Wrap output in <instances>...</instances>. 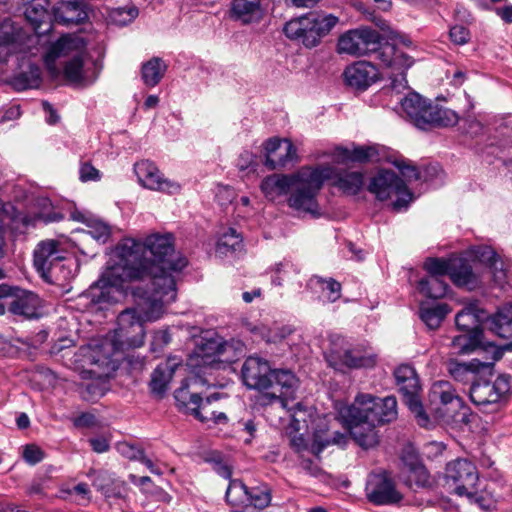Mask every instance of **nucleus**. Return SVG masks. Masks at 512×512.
Here are the masks:
<instances>
[{
  "label": "nucleus",
  "instance_id": "72a5a7b5",
  "mask_svg": "<svg viewBox=\"0 0 512 512\" xmlns=\"http://www.w3.org/2000/svg\"><path fill=\"white\" fill-rule=\"evenodd\" d=\"M375 155L376 150L371 146L355 147L353 150L336 147L330 154L333 162L337 164H344L347 162H366L373 160Z\"/></svg>",
  "mask_w": 512,
  "mask_h": 512
},
{
  "label": "nucleus",
  "instance_id": "f03ea898",
  "mask_svg": "<svg viewBox=\"0 0 512 512\" xmlns=\"http://www.w3.org/2000/svg\"><path fill=\"white\" fill-rule=\"evenodd\" d=\"M148 279L152 284L151 294L137 303L136 307L128 308L119 314L118 328L101 345L105 356L103 359H95V364L109 367L116 352L143 346L144 323L161 318L164 306L176 299V281L173 275L155 274L153 278Z\"/></svg>",
  "mask_w": 512,
  "mask_h": 512
},
{
  "label": "nucleus",
  "instance_id": "cd10ccee",
  "mask_svg": "<svg viewBox=\"0 0 512 512\" xmlns=\"http://www.w3.org/2000/svg\"><path fill=\"white\" fill-rule=\"evenodd\" d=\"M486 312L479 308L476 303H471L459 311L455 317L458 329L465 332L482 331L480 324L486 321Z\"/></svg>",
  "mask_w": 512,
  "mask_h": 512
},
{
  "label": "nucleus",
  "instance_id": "a19ab883",
  "mask_svg": "<svg viewBox=\"0 0 512 512\" xmlns=\"http://www.w3.org/2000/svg\"><path fill=\"white\" fill-rule=\"evenodd\" d=\"M418 290L421 294L429 298L439 299L446 295L448 285L443 278L427 276L419 281Z\"/></svg>",
  "mask_w": 512,
  "mask_h": 512
},
{
  "label": "nucleus",
  "instance_id": "bf43d9fd",
  "mask_svg": "<svg viewBox=\"0 0 512 512\" xmlns=\"http://www.w3.org/2000/svg\"><path fill=\"white\" fill-rule=\"evenodd\" d=\"M79 178L82 182L98 181L101 178V173L91 163L83 162L79 168Z\"/></svg>",
  "mask_w": 512,
  "mask_h": 512
},
{
  "label": "nucleus",
  "instance_id": "49530a36",
  "mask_svg": "<svg viewBox=\"0 0 512 512\" xmlns=\"http://www.w3.org/2000/svg\"><path fill=\"white\" fill-rule=\"evenodd\" d=\"M271 500L272 490L267 484L262 483L260 485L250 487L247 498L249 505L262 510L270 505Z\"/></svg>",
  "mask_w": 512,
  "mask_h": 512
},
{
  "label": "nucleus",
  "instance_id": "864d4df0",
  "mask_svg": "<svg viewBox=\"0 0 512 512\" xmlns=\"http://www.w3.org/2000/svg\"><path fill=\"white\" fill-rule=\"evenodd\" d=\"M389 162H391L400 171L406 181L411 182L420 178V174L416 166L412 165L411 162L405 158L391 157Z\"/></svg>",
  "mask_w": 512,
  "mask_h": 512
},
{
  "label": "nucleus",
  "instance_id": "052dcab7",
  "mask_svg": "<svg viewBox=\"0 0 512 512\" xmlns=\"http://www.w3.org/2000/svg\"><path fill=\"white\" fill-rule=\"evenodd\" d=\"M138 15V10L135 7L119 8L113 14V20L120 24L126 25L135 19Z\"/></svg>",
  "mask_w": 512,
  "mask_h": 512
},
{
  "label": "nucleus",
  "instance_id": "c756f323",
  "mask_svg": "<svg viewBox=\"0 0 512 512\" xmlns=\"http://www.w3.org/2000/svg\"><path fill=\"white\" fill-rule=\"evenodd\" d=\"M375 53H377V58L383 63V65L391 70H407L414 63L412 57L393 45H385L381 48L379 47Z\"/></svg>",
  "mask_w": 512,
  "mask_h": 512
},
{
  "label": "nucleus",
  "instance_id": "79ce46f5",
  "mask_svg": "<svg viewBox=\"0 0 512 512\" xmlns=\"http://www.w3.org/2000/svg\"><path fill=\"white\" fill-rule=\"evenodd\" d=\"M25 5V16L29 22L37 25L39 28L40 24L49 18L48 14V0H23Z\"/></svg>",
  "mask_w": 512,
  "mask_h": 512
},
{
  "label": "nucleus",
  "instance_id": "39448f33",
  "mask_svg": "<svg viewBox=\"0 0 512 512\" xmlns=\"http://www.w3.org/2000/svg\"><path fill=\"white\" fill-rule=\"evenodd\" d=\"M400 104L406 118L422 130L436 126H453L459 120L457 113L453 110L434 104L416 92H410Z\"/></svg>",
  "mask_w": 512,
  "mask_h": 512
},
{
  "label": "nucleus",
  "instance_id": "a18cd8bd",
  "mask_svg": "<svg viewBox=\"0 0 512 512\" xmlns=\"http://www.w3.org/2000/svg\"><path fill=\"white\" fill-rule=\"evenodd\" d=\"M250 487L245 485L240 479H230L226 489V502L234 507H239L245 503L248 498Z\"/></svg>",
  "mask_w": 512,
  "mask_h": 512
},
{
  "label": "nucleus",
  "instance_id": "7ed1b4c3",
  "mask_svg": "<svg viewBox=\"0 0 512 512\" xmlns=\"http://www.w3.org/2000/svg\"><path fill=\"white\" fill-rule=\"evenodd\" d=\"M241 376L249 389L265 392L262 396L264 404L278 401L283 408L292 411L291 417L295 423H307V410L302 403L288 406V402L295 399L299 387V380L291 370L271 369L267 360L249 356L242 365Z\"/></svg>",
  "mask_w": 512,
  "mask_h": 512
},
{
  "label": "nucleus",
  "instance_id": "09e8293b",
  "mask_svg": "<svg viewBox=\"0 0 512 512\" xmlns=\"http://www.w3.org/2000/svg\"><path fill=\"white\" fill-rule=\"evenodd\" d=\"M88 230L83 232L84 236H90L97 242L106 243L111 236V227L97 219L90 220L87 224Z\"/></svg>",
  "mask_w": 512,
  "mask_h": 512
},
{
  "label": "nucleus",
  "instance_id": "f3484780",
  "mask_svg": "<svg viewBox=\"0 0 512 512\" xmlns=\"http://www.w3.org/2000/svg\"><path fill=\"white\" fill-rule=\"evenodd\" d=\"M510 389V377L500 375L494 382L474 383L470 388V399L477 406L497 403Z\"/></svg>",
  "mask_w": 512,
  "mask_h": 512
},
{
  "label": "nucleus",
  "instance_id": "b1692460",
  "mask_svg": "<svg viewBox=\"0 0 512 512\" xmlns=\"http://www.w3.org/2000/svg\"><path fill=\"white\" fill-rule=\"evenodd\" d=\"M64 255L65 250L59 241H41L34 250V266L39 273L47 271L56 261L64 258Z\"/></svg>",
  "mask_w": 512,
  "mask_h": 512
},
{
  "label": "nucleus",
  "instance_id": "774afa93",
  "mask_svg": "<svg viewBox=\"0 0 512 512\" xmlns=\"http://www.w3.org/2000/svg\"><path fill=\"white\" fill-rule=\"evenodd\" d=\"M89 443L96 453L107 452L110 448L109 440L105 436L90 438Z\"/></svg>",
  "mask_w": 512,
  "mask_h": 512
},
{
  "label": "nucleus",
  "instance_id": "473e14b6",
  "mask_svg": "<svg viewBox=\"0 0 512 512\" xmlns=\"http://www.w3.org/2000/svg\"><path fill=\"white\" fill-rule=\"evenodd\" d=\"M293 180L294 173L269 175L262 180L261 190L267 198L274 200L279 196L289 195Z\"/></svg>",
  "mask_w": 512,
  "mask_h": 512
},
{
  "label": "nucleus",
  "instance_id": "f8f14e48",
  "mask_svg": "<svg viewBox=\"0 0 512 512\" xmlns=\"http://www.w3.org/2000/svg\"><path fill=\"white\" fill-rule=\"evenodd\" d=\"M380 34L371 28L360 27L343 33L337 43V52L361 57L376 52L381 44Z\"/></svg>",
  "mask_w": 512,
  "mask_h": 512
},
{
  "label": "nucleus",
  "instance_id": "338daca9",
  "mask_svg": "<svg viewBox=\"0 0 512 512\" xmlns=\"http://www.w3.org/2000/svg\"><path fill=\"white\" fill-rule=\"evenodd\" d=\"M74 425L81 428H90L97 425V419L92 413H82L74 419Z\"/></svg>",
  "mask_w": 512,
  "mask_h": 512
},
{
  "label": "nucleus",
  "instance_id": "2f4dec72",
  "mask_svg": "<svg viewBox=\"0 0 512 512\" xmlns=\"http://www.w3.org/2000/svg\"><path fill=\"white\" fill-rule=\"evenodd\" d=\"M328 362L335 369H340L341 365L349 368H361L373 366L375 359L372 356L361 355L358 351L345 350L344 352H332L328 357Z\"/></svg>",
  "mask_w": 512,
  "mask_h": 512
},
{
  "label": "nucleus",
  "instance_id": "1a4fd4ad",
  "mask_svg": "<svg viewBox=\"0 0 512 512\" xmlns=\"http://www.w3.org/2000/svg\"><path fill=\"white\" fill-rule=\"evenodd\" d=\"M228 348L227 343L216 334L207 333L200 338L189 359V365L199 370L195 382L199 381L202 384H210L209 380L202 379L199 374L202 369H219L225 362H229L228 358H224Z\"/></svg>",
  "mask_w": 512,
  "mask_h": 512
},
{
  "label": "nucleus",
  "instance_id": "6e6d98bb",
  "mask_svg": "<svg viewBox=\"0 0 512 512\" xmlns=\"http://www.w3.org/2000/svg\"><path fill=\"white\" fill-rule=\"evenodd\" d=\"M317 284L321 286L322 292L325 294L329 302H335L341 296V284L333 278L323 279L315 277Z\"/></svg>",
  "mask_w": 512,
  "mask_h": 512
},
{
  "label": "nucleus",
  "instance_id": "412c9836",
  "mask_svg": "<svg viewBox=\"0 0 512 512\" xmlns=\"http://www.w3.org/2000/svg\"><path fill=\"white\" fill-rule=\"evenodd\" d=\"M473 254L479 262L485 264L492 275L494 283L503 286L507 281L509 264L502 259L491 247L479 246L473 250Z\"/></svg>",
  "mask_w": 512,
  "mask_h": 512
},
{
  "label": "nucleus",
  "instance_id": "680f3d73",
  "mask_svg": "<svg viewBox=\"0 0 512 512\" xmlns=\"http://www.w3.org/2000/svg\"><path fill=\"white\" fill-rule=\"evenodd\" d=\"M22 455L24 460L31 465L39 463L44 458V452L36 445H26Z\"/></svg>",
  "mask_w": 512,
  "mask_h": 512
},
{
  "label": "nucleus",
  "instance_id": "c03bdc74",
  "mask_svg": "<svg viewBox=\"0 0 512 512\" xmlns=\"http://www.w3.org/2000/svg\"><path fill=\"white\" fill-rule=\"evenodd\" d=\"M335 185L344 193L355 195L363 186V174L360 171H349L339 174Z\"/></svg>",
  "mask_w": 512,
  "mask_h": 512
},
{
  "label": "nucleus",
  "instance_id": "37998d69",
  "mask_svg": "<svg viewBox=\"0 0 512 512\" xmlns=\"http://www.w3.org/2000/svg\"><path fill=\"white\" fill-rule=\"evenodd\" d=\"M482 331L467 332L452 340V347L459 354H469L482 346Z\"/></svg>",
  "mask_w": 512,
  "mask_h": 512
},
{
  "label": "nucleus",
  "instance_id": "4d7b16f0",
  "mask_svg": "<svg viewBox=\"0 0 512 512\" xmlns=\"http://www.w3.org/2000/svg\"><path fill=\"white\" fill-rule=\"evenodd\" d=\"M121 450H122V453L126 454L127 457H129L131 459L140 460L142 463H144L146 465V467L152 473L158 474V475L161 474V471L154 465V463L150 459L145 457L142 450L136 449V448L126 445V444L121 446Z\"/></svg>",
  "mask_w": 512,
  "mask_h": 512
},
{
  "label": "nucleus",
  "instance_id": "ddd939ff",
  "mask_svg": "<svg viewBox=\"0 0 512 512\" xmlns=\"http://www.w3.org/2000/svg\"><path fill=\"white\" fill-rule=\"evenodd\" d=\"M394 374L405 404L415 415L417 423L422 427H427L429 419L418 396L420 384L415 370L409 365H401L395 370Z\"/></svg>",
  "mask_w": 512,
  "mask_h": 512
},
{
  "label": "nucleus",
  "instance_id": "7c9ffc66",
  "mask_svg": "<svg viewBox=\"0 0 512 512\" xmlns=\"http://www.w3.org/2000/svg\"><path fill=\"white\" fill-rule=\"evenodd\" d=\"M450 278L455 285L466 287L469 290L477 288L481 283L480 276L464 259L453 260Z\"/></svg>",
  "mask_w": 512,
  "mask_h": 512
},
{
  "label": "nucleus",
  "instance_id": "393cba45",
  "mask_svg": "<svg viewBox=\"0 0 512 512\" xmlns=\"http://www.w3.org/2000/svg\"><path fill=\"white\" fill-rule=\"evenodd\" d=\"M230 13L242 24L258 22L264 14L263 0H232Z\"/></svg>",
  "mask_w": 512,
  "mask_h": 512
},
{
  "label": "nucleus",
  "instance_id": "6e6552de",
  "mask_svg": "<svg viewBox=\"0 0 512 512\" xmlns=\"http://www.w3.org/2000/svg\"><path fill=\"white\" fill-rule=\"evenodd\" d=\"M340 415H350L354 421H368L372 425L389 423L397 417V401L393 396L374 397L360 393L354 402L339 411Z\"/></svg>",
  "mask_w": 512,
  "mask_h": 512
},
{
  "label": "nucleus",
  "instance_id": "c85d7f7f",
  "mask_svg": "<svg viewBox=\"0 0 512 512\" xmlns=\"http://www.w3.org/2000/svg\"><path fill=\"white\" fill-rule=\"evenodd\" d=\"M451 308L445 303L422 302L419 306L418 316L429 330H437Z\"/></svg>",
  "mask_w": 512,
  "mask_h": 512
},
{
  "label": "nucleus",
  "instance_id": "8fccbe9b",
  "mask_svg": "<svg viewBox=\"0 0 512 512\" xmlns=\"http://www.w3.org/2000/svg\"><path fill=\"white\" fill-rule=\"evenodd\" d=\"M453 260H444L438 258H429L424 263V268L428 272V276H436L443 278L451 274Z\"/></svg>",
  "mask_w": 512,
  "mask_h": 512
},
{
  "label": "nucleus",
  "instance_id": "e433bc0d",
  "mask_svg": "<svg viewBox=\"0 0 512 512\" xmlns=\"http://www.w3.org/2000/svg\"><path fill=\"white\" fill-rule=\"evenodd\" d=\"M243 238L234 228H228L222 232L216 244V254L220 257L241 251Z\"/></svg>",
  "mask_w": 512,
  "mask_h": 512
},
{
  "label": "nucleus",
  "instance_id": "0eeeda50",
  "mask_svg": "<svg viewBox=\"0 0 512 512\" xmlns=\"http://www.w3.org/2000/svg\"><path fill=\"white\" fill-rule=\"evenodd\" d=\"M339 23L333 14L310 12L291 19L284 26L285 35L301 42L307 48L316 47Z\"/></svg>",
  "mask_w": 512,
  "mask_h": 512
},
{
  "label": "nucleus",
  "instance_id": "603ef678",
  "mask_svg": "<svg viewBox=\"0 0 512 512\" xmlns=\"http://www.w3.org/2000/svg\"><path fill=\"white\" fill-rule=\"evenodd\" d=\"M175 400L180 408H183L188 413H192L198 406L197 403L200 396L197 393H190L187 387H181L175 391Z\"/></svg>",
  "mask_w": 512,
  "mask_h": 512
},
{
  "label": "nucleus",
  "instance_id": "6ab92c4d",
  "mask_svg": "<svg viewBox=\"0 0 512 512\" xmlns=\"http://www.w3.org/2000/svg\"><path fill=\"white\" fill-rule=\"evenodd\" d=\"M25 33L10 19L0 24V63L8 60L9 56L22 51Z\"/></svg>",
  "mask_w": 512,
  "mask_h": 512
},
{
  "label": "nucleus",
  "instance_id": "f257e3e1",
  "mask_svg": "<svg viewBox=\"0 0 512 512\" xmlns=\"http://www.w3.org/2000/svg\"><path fill=\"white\" fill-rule=\"evenodd\" d=\"M186 265V258L175 252L170 234H152L144 241L126 237L116 246L96 285L121 289L126 282L146 280L155 274L172 275Z\"/></svg>",
  "mask_w": 512,
  "mask_h": 512
},
{
  "label": "nucleus",
  "instance_id": "4be33fe9",
  "mask_svg": "<svg viewBox=\"0 0 512 512\" xmlns=\"http://www.w3.org/2000/svg\"><path fill=\"white\" fill-rule=\"evenodd\" d=\"M8 304L10 313L32 318L37 314L40 301L33 292L10 287Z\"/></svg>",
  "mask_w": 512,
  "mask_h": 512
},
{
  "label": "nucleus",
  "instance_id": "c9c22d12",
  "mask_svg": "<svg viewBox=\"0 0 512 512\" xmlns=\"http://www.w3.org/2000/svg\"><path fill=\"white\" fill-rule=\"evenodd\" d=\"M73 266L74 263L66 261L64 257L56 261L47 271H43L40 274L46 282L60 285L74 277Z\"/></svg>",
  "mask_w": 512,
  "mask_h": 512
},
{
  "label": "nucleus",
  "instance_id": "3c124183",
  "mask_svg": "<svg viewBox=\"0 0 512 512\" xmlns=\"http://www.w3.org/2000/svg\"><path fill=\"white\" fill-rule=\"evenodd\" d=\"M41 81V71L37 66H30L27 72L20 73L15 79V86L20 89L38 87Z\"/></svg>",
  "mask_w": 512,
  "mask_h": 512
},
{
  "label": "nucleus",
  "instance_id": "13d9d810",
  "mask_svg": "<svg viewBox=\"0 0 512 512\" xmlns=\"http://www.w3.org/2000/svg\"><path fill=\"white\" fill-rule=\"evenodd\" d=\"M387 76L391 80L390 87L397 93L402 92L408 87V81L406 79V70H391L387 73Z\"/></svg>",
  "mask_w": 512,
  "mask_h": 512
},
{
  "label": "nucleus",
  "instance_id": "a878e982",
  "mask_svg": "<svg viewBox=\"0 0 512 512\" xmlns=\"http://www.w3.org/2000/svg\"><path fill=\"white\" fill-rule=\"evenodd\" d=\"M179 365L180 360L176 357H169L165 362L157 365L149 382V387L153 394L162 396L166 392L168 384Z\"/></svg>",
  "mask_w": 512,
  "mask_h": 512
},
{
  "label": "nucleus",
  "instance_id": "69168bd1",
  "mask_svg": "<svg viewBox=\"0 0 512 512\" xmlns=\"http://www.w3.org/2000/svg\"><path fill=\"white\" fill-rule=\"evenodd\" d=\"M239 430L243 431L247 434V437L244 438V442L246 444L251 443L252 439L255 436V433L257 431V425L253 419L248 420H240L238 422Z\"/></svg>",
  "mask_w": 512,
  "mask_h": 512
},
{
  "label": "nucleus",
  "instance_id": "f704fd0d",
  "mask_svg": "<svg viewBox=\"0 0 512 512\" xmlns=\"http://www.w3.org/2000/svg\"><path fill=\"white\" fill-rule=\"evenodd\" d=\"M167 71V64L159 57H153L141 66V79L147 87H155L160 83Z\"/></svg>",
  "mask_w": 512,
  "mask_h": 512
},
{
  "label": "nucleus",
  "instance_id": "4468645a",
  "mask_svg": "<svg viewBox=\"0 0 512 512\" xmlns=\"http://www.w3.org/2000/svg\"><path fill=\"white\" fill-rule=\"evenodd\" d=\"M446 480L452 482L455 493L473 499L476 495L478 472L475 465L466 459H457L447 464Z\"/></svg>",
  "mask_w": 512,
  "mask_h": 512
},
{
  "label": "nucleus",
  "instance_id": "ea45409f",
  "mask_svg": "<svg viewBox=\"0 0 512 512\" xmlns=\"http://www.w3.org/2000/svg\"><path fill=\"white\" fill-rule=\"evenodd\" d=\"M87 17L81 4L77 1L62 3L56 19L65 25L81 23Z\"/></svg>",
  "mask_w": 512,
  "mask_h": 512
},
{
  "label": "nucleus",
  "instance_id": "e2e57ef3",
  "mask_svg": "<svg viewBox=\"0 0 512 512\" xmlns=\"http://www.w3.org/2000/svg\"><path fill=\"white\" fill-rule=\"evenodd\" d=\"M409 479L410 480L415 479L417 485L424 486L428 482L429 474L423 465L413 464L411 466Z\"/></svg>",
  "mask_w": 512,
  "mask_h": 512
},
{
  "label": "nucleus",
  "instance_id": "0e129e2a",
  "mask_svg": "<svg viewBox=\"0 0 512 512\" xmlns=\"http://www.w3.org/2000/svg\"><path fill=\"white\" fill-rule=\"evenodd\" d=\"M470 33L467 28L461 25H456L450 29L451 40L459 45L467 43Z\"/></svg>",
  "mask_w": 512,
  "mask_h": 512
},
{
  "label": "nucleus",
  "instance_id": "aec40b11",
  "mask_svg": "<svg viewBox=\"0 0 512 512\" xmlns=\"http://www.w3.org/2000/svg\"><path fill=\"white\" fill-rule=\"evenodd\" d=\"M344 76L349 86L364 90L379 79L380 73L374 64L358 61L345 69Z\"/></svg>",
  "mask_w": 512,
  "mask_h": 512
},
{
  "label": "nucleus",
  "instance_id": "2eb2a0df",
  "mask_svg": "<svg viewBox=\"0 0 512 512\" xmlns=\"http://www.w3.org/2000/svg\"><path fill=\"white\" fill-rule=\"evenodd\" d=\"M365 496L370 503L378 506L394 505L402 500L395 481L384 471L368 475Z\"/></svg>",
  "mask_w": 512,
  "mask_h": 512
},
{
  "label": "nucleus",
  "instance_id": "9b49d317",
  "mask_svg": "<svg viewBox=\"0 0 512 512\" xmlns=\"http://www.w3.org/2000/svg\"><path fill=\"white\" fill-rule=\"evenodd\" d=\"M368 190L380 201H385L395 196L393 202L395 210L406 208L413 200V195L407 188L405 182L394 172L381 170L375 175L368 186Z\"/></svg>",
  "mask_w": 512,
  "mask_h": 512
},
{
  "label": "nucleus",
  "instance_id": "20e7f679",
  "mask_svg": "<svg viewBox=\"0 0 512 512\" xmlns=\"http://www.w3.org/2000/svg\"><path fill=\"white\" fill-rule=\"evenodd\" d=\"M336 176V169L331 165L304 166L294 172V180L287 198L288 206L313 217L320 216L317 196L326 180Z\"/></svg>",
  "mask_w": 512,
  "mask_h": 512
},
{
  "label": "nucleus",
  "instance_id": "4c0bfd02",
  "mask_svg": "<svg viewBox=\"0 0 512 512\" xmlns=\"http://www.w3.org/2000/svg\"><path fill=\"white\" fill-rule=\"evenodd\" d=\"M220 399V395L218 393L212 394L208 396L205 400L201 397L197 403V408L192 411V415L195 416L201 422H221L227 419L226 415L222 412L217 413L215 409H213L212 404L215 401Z\"/></svg>",
  "mask_w": 512,
  "mask_h": 512
},
{
  "label": "nucleus",
  "instance_id": "5701e85b",
  "mask_svg": "<svg viewBox=\"0 0 512 512\" xmlns=\"http://www.w3.org/2000/svg\"><path fill=\"white\" fill-rule=\"evenodd\" d=\"M486 321L491 332L507 341L502 348L512 350V304L500 307L494 315L487 316Z\"/></svg>",
  "mask_w": 512,
  "mask_h": 512
},
{
  "label": "nucleus",
  "instance_id": "de8ad7c7",
  "mask_svg": "<svg viewBox=\"0 0 512 512\" xmlns=\"http://www.w3.org/2000/svg\"><path fill=\"white\" fill-rule=\"evenodd\" d=\"M480 362L473 360L469 363H460L457 361H450L448 363V371L452 377L457 381H469L474 373L478 370Z\"/></svg>",
  "mask_w": 512,
  "mask_h": 512
},
{
  "label": "nucleus",
  "instance_id": "9d476101",
  "mask_svg": "<svg viewBox=\"0 0 512 512\" xmlns=\"http://www.w3.org/2000/svg\"><path fill=\"white\" fill-rule=\"evenodd\" d=\"M430 401L438 407L436 412L438 418L445 422H456L468 424L470 422L469 408L464 405L463 400L456 394L455 389L447 381H437L430 389Z\"/></svg>",
  "mask_w": 512,
  "mask_h": 512
},
{
  "label": "nucleus",
  "instance_id": "58836bf2",
  "mask_svg": "<svg viewBox=\"0 0 512 512\" xmlns=\"http://www.w3.org/2000/svg\"><path fill=\"white\" fill-rule=\"evenodd\" d=\"M35 206L38 211L33 212V216H27L23 218V222L26 225H35L38 222H54L59 220L61 217L53 210L51 201L48 198H38Z\"/></svg>",
  "mask_w": 512,
  "mask_h": 512
},
{
  "label": "nucleus",
  "instance_id": "bb28decb",
  "mask_svg": "<svg viewBox=\"0 0 512 512\" xmlns=\"http://www.w3.org/2000/svg\"><path fill=\"white\" fill-rule=\"evenodd\" d=\"M340 416L350 426V434L360 446L370 448L378 443L376 425H372L368 421H354L350 415Z\"/></svg>",
  "mask_w": 512,
  "mask_h": 512
},
{
  "label": "nucleus",
  "instance_id": "423d86ee",
  "mask_svg": "<svg viewBox=\"0 0 512 512\" xmlns=\"http://www.w3.org/2000/svg\"><path fill=\"white\" fill-rule=\"evenodd\" d=\"M85 49L84 41L76 36L65 35L53 43L44 56V62L49 72L56 76L59 74L55 62L68 57L65 62L63 74L65 79L72 84H81L83 76V53Z\"/></svg>",
  "mask_w": 512,
  "mask_h": 512
},
{
  "label": "nucleus",
  "instance_id": "dca6fc26",
  "mask_svg": "<svg viewBox=\"0 0 512 512\" xmlns=\"http://www.w3.org/2000/svg\"><path fill=\"white\" fill-rule=\"evenodd\" d=\"M134 171L139 183L146 189L167 194H177L181 185L166 178L155 163L149 160H142L134 165Z\"/></svg>",
  "mask_w": 512,
  "mask_h": 512
},
{
  "label": "nucleus",
  "instance_id": "5fc2aeb1",
  "mask_svg": "<svg viewBox=\"0 0 512 512\" xmlns=\"http://www.w3.org/2000/svg\"><path fill=\"white\" fill-rule=\"evenodd\" d=\"M14 207L7 203L0 201V256L3 254V247L5 244L4 227L9 226L15 218Z\"/></svg>",
  "mask_w": 512,
  "mask_h": 512
},
{
  "label": "nucleus",
  "instance_id": "a211bd4d",
  "mask_svg": "<svg viewBox=\"0 0 512 512\" xmlns=\"http://www.w3.org/2000/svg\"><path fill=\"white\" fill-rule=\"evenodd\" d=\"M265 165L271 169L285 167L297 159V150L289 139L270 138L264 143Z\"/></svg>",
  "mask_w": 512,
  "mask_h": 512
}]
</instances>
